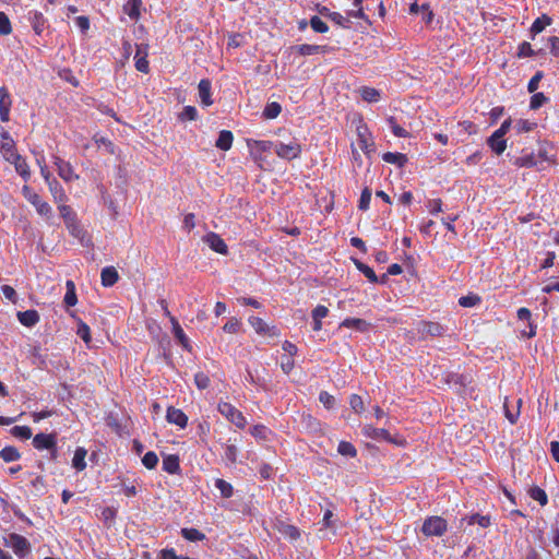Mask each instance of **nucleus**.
Masks as SVG:
<instances>
[{"mask_svg":"<svg viewBox=\"0 0 559 559\" xmlns=\"http://www.w3.org/2000/svg\"><path fill=\"white\" fill-rule=\"evenodd\" d=\"M21 456L19 450L14 447H5L0 451V457L4 462H13L19 460Z\"/></svg>","mask_w":559,"mask_h":559,"instance_id":"obj_32","label":"nucleus"},{"mask_svg":"<svg viewBox=\"0 0 559 559\" xmlns=\"http://www.w3.org/2000/svg\"><path fill=\"white\" fill-rule=\"evenodd\" d=\"M142 4V0H128V2L123 7V11L129 15L132 20H138L140 16V7Z\"/></svg>","mask_w":559,"mask_h":559,"instance_id":"obj_26","label":"nucleus"},{"mask_svg":"<svg viewBox=\"0 0 559 559\" xmlns=\"http://www.w3.org/2000/svg\"><path fill=\"white\" fill-rule=\"evenodd\" d=\"M3 545L11 547L20 559L25 558L31 551L29 542L24 536L16 533H11L8 537H3Z\"/></svg>","mask_w":559,"mask_h":559,"instance_id":"obj_1","label":"nucleus"},{"mask_svg":"<svg viewBox=\"0 0 559 559\" xmlns=\"http://www.w3.org/2000/svg\"><path fill=\"white\" fill-rule=\"evenodd\" d=\"M530 497L540 503V506H546L548 502L547 495L544 489L534 486L530 489Z\"/></svg>","mask_w":559,"mask_h":559,"instance_id":"obj_36","label":"nucleus"},{"mask_svg":"<svg viewBox=\"0 0 559 559\" xmlns=\"http://www.w3.org/2000/svg\"><path fill=\"white\" fill-rule=\"evenodd\" d=\"M337 452L343 456L355 457L357 455V451L355 447L347 441H341L337 447Z\"/></svg>","mask_w":559,"mask_h":559,"instance_id":"obj_35","label":"nucleus"},{"mask_svg":"<svg viewBox=\"0 0 559 559\" xmlns=\"http://www.w3.org/2000/svg\"><path fill=\"white\" fill-rule=\"evenodd\" d=\"M239 328H240V321L236 318H231L225 323V325L223 326V330L226 333H237L239 331Z\"/></svg>","mask_w":559,"mask_h":559,"instance_id":"obj_61","label":"nucleus"},{"mask_svg":"<svg viewBox=\"0 0 559 559\" xmlns=\"http://www.w3.org/2000/svg\"><path fill=\"white\" fill-rule=\"evenodd\" d=\"M417 332L421 340H426L427 336H442L445 332V328L439 322L420 321L417 324Z\"/></svg>","mask_w":559,"mask_h":559,"instance_id":"obj_4","label":"nucleus"},{"mask_svg":"<svg viewBox=\"0 0 559 559\" xmlns=\"http://www.w3.org/2000/svg\"><path fill=\"white\" fill-rule=\"evenodd\" d=\"M516 167H532L536 164V159L533 154H527L521 157H516L513 160Z\"/></svg>","mask_w":559,"mask_h":559,"instance_id":"obj_42","label":"nucleus"},{"mask_svg":"<svg viewBox=\"0 0 559 559\" xmlns=\"http://www.w3.org/2000/svg\"><path fill=\"white\" fill-rule=\"evenodd\" d=\"M9 162L14 165L16 173L21 175L24 179H27L29 177L28 165L20 154H16V158L14 157Z\"/></svg>","mask_w":559,"mask_h":559,"instance_id":"obj_25","label":"nucleus"},{"mask_svg":"<svg viewBox=\"0 0 559 559\" xmlns=\"http://www.w3.org/2000/svg\"><path fill=\"white\" fill-rule=\"evenodd\" d=\"M204 241L209 245V247L217 253L227 254L228 248L225 241L215 233H209L204 237Z\"/></svg>","mask_w":559,"mask_h":559,"instance_id":"obj_12","label":"nucleus"},{"mask_svg":"<svg viewBox=\"0 0 559 559\" xmlns=\"http://www.w3.org/2000/svg\"><path fill=\"white\" fill-rule=\"evenodd\" d=\"M194 383L200 390H204L210 385V378L204 372L200 371L194 376Z\"/></svg>","mask_w":559,"mask_h":559,"instance_id":"obj_54","label":"nucleus"},{"mask_svg":"<svg viewBox=\"0 0 559 559\" xmlns=\"http://www.w3.org/2000/svg\"><path fill=\"white\" fill-rule=\"evenodd\" d=\"M360 96L368 103H377L380 99V92L373 87H362Z\"/></svg>","mask_w":559,"mask_h":559,"instance_id":"obj_33","label":"nucleus"},{"mask_svg":"<svg viewBox=\"0 0 559 559\" xmlns=\"http://www.w3.org/2000/svg\"><path fill=\"white\" fill-rule=\"evenodd\" d=\"M57 436L56 433H37L33 438V445L37 450H49V448H53L56 445Z\"/></svg>","mask_w":559,"mask_h":559,"instance_id":"obj_8","label":"nucleus"},{"mask_svg":"<svg viewBox=\"0 0 559 559\" xmlns=\"http://www.w3.org/2000/svg\"><path fill=\"white\" fill-rule=\"evenodd\" d=\"M319 400L320 402L326 407V408H332L334 406V403H335V399L333 395L329 394L328 392L325 391H322L319 395Z\"/></svg>","mask_w":559,"mask_h":559,"instance_id":"obj_63","label":"nucleus"},{"mask_svg":"<svg viewBox=\"0 0 559 559\" xmlns=\"http://www.w3.org/2000/svg\"><path fill=\"white\" fill-rule=\"evenodd\" d=\"M357 134H358V145L359 147L365 151L366 153H369L373 151V148H369L373 146V143L370 142L369 139V132L366 126H359L357 127Z\"/></svg>","mask_w":559,"mask_h":559,"instance_id":"obj_14","label":"nucleus"},{"mask_svg":"<svg viewBox=\"0 0 559 559\" xmlns=\"http://www.w3.org/2000/svg\"><path fill=\"white\" fill-rule=\"evenodd\" d=\"M218 412L230 423L238 428H245L247 421L240 411L227 402H219L217 405Z\"/></svg>","mask_w":559,"mask_h":559,"instance_id":"obj_3","label":"nucleus"},{"mask_svg":"<svg viewBox=\"0 0 559 559\" xmlns=\"http://www.w3.org/2000/svg\"><path fill=\"white\" fill-rule=\"evenodd\" d=\"M198 116V111L193 106H186L183 110L179 115V119L181 121H192L195 120Z\"/></svg>","mask_w":559,"mask_h":559,"instance_id":"obj_46","label":"nucleus"},{"mask_svg":"<svg viewBox=\"0 0 559 559\" xmlns=\"http://www.w3.org/2000/svg\"><path fill=\"white\" fill-rule=\"evenodd\" d=\"M371 324L364 319L347 318L341 324L340 328H352L358 332L369 331Z\"/></svg>","mask_w":559,"mask_h":559,"instance_id":"obj_13","label":"nucleus"},{"mask_svg":"<svg viewBox=\"0 0 559 559\" xmlns=\"http://www.w3.org/2000/svg\"><path fill=\"white\" fill-rule=\"evenodd\" d=\"M388 122H389L390 128L395 136L407 138L409 135V133L404 128H402L401 126H399L396 123V121L393 117H390L388 119Z\"/></svg>","mask_w":559,"mask_h":559,"instance_id":"obj_47","label":"nucleus"},{"mask_svg":"<svg viewBox=\"0 0 559 559\" xmlns=\"http://www.w3.org/2000/svg\"><path fill=\"white\" fill-rule=\"evenodd\" d=\"M349 404L353 411L357 414H360L364 411V401L359 395H352Z\"/></svg>","mask_w":559,"mask_h":559,"instance_id":"obj_60","label":"nucleus"},{"mask_svg":"<svg viewBox=\"0 0 559 559\" xmlns=\"http://www.w3.org/2000/svg\"><path fill=\"white\" fill-rule=\"evenodd\" d=\"M146 58H147V51L145 49L143 51L142 57L135 58V68L138 71H140L142 73H148V71H150V66H148V61Z\"/></svg>","mask_w":559,"mask_h":559,"instance_id":"obj_49","label":"nucleus"},{"mask_svg":"<svg viewBox=\"0 0 559 559\" xmlns=\"http://www.w3.org/2000/svg\"><path fill=\"white\" fill-rule=\"evenodd\" d=\"M29 201L31 203L36 207V211L38 212V214L43 215V216H47L49 217L51 215V206L41 200V198L38 195V194H33L31 198H29Z\"/></svg>","mask_w":559,"mask_h":559,"instance_id":"obj_18","label":"nucleus"},{"mask_svg":"<svg viewBox=\"0 0 559 559\" xmlns=\"http://www.w3.org/2000/svg\"><path fill=\"white\" fill-rule=\"evenodd\" d=\"M365 433L374 440H390V433L388 430L382 428H374L368 426L365 428Z\"/></svg>","mask_w":559,"mask_h":559,"instance_id":"obj_29","label":"nucleus"},{"mask_svg":"<svg viewBox=\"0 0 559 559\" xmlns=\"http://www.w3.org/2000/svg\"><path fill=\"white\" fill-rule=\"evenodd\" d=\"M383 160L390 164H395L400 167H403L407 163V157L402 153H384L382 156Z\"/></svg>","mask_w":559,"mask_h":559,"instance_id":"obj_28","label":"nucleus"},{"mask_svg":"<svg viewBox=\"0 0 559 559\" xmlns=\"http://www.w3.org/2000/svg\"><path fill=\"white\" fill-rule=\"evenodd\" d=\"M199 95L203 105L210 106L213 104L211 98V82L209 80L203 79L200 81Z\"/></svg>","mask_w":559,"mask_h":559,"instance_id":"obj_19","label":"nucleus"},{"mask_svg":"<svg viewBox=\"0 0 559 559\" xmlns=\"http://www.w3.org/2000/svg\"><path fill=\"white\" fill-rule=\"evenodd\" d=\"M521 400H518L516 401V409L514 412L510 411L509 408V405H508V401L506 400L504 402V413H506V417L509 419V421L511 424H515L516 420H518V417L520 415V405H521Z\"/></svg>","mask_w":559,"mask_h":559,"instance_id":"obj_45","label":"nucleus"},{"mask_svg":"<svg viewBox=\"0 0 559 559\" xmlns=\"http://www.w3.org/2000/svg\"><path fill=\"white\" fill-rule=\"evenodd\" d=\"M215 486L221 491V495L224 498H229L233 496V486L229 483H227L226 480L216 479Z\"/></svg>","mask_w":559,"mask_h":559,"instance_id":"obj_41","label":"nucleus"},{"mask_svg":"<svg viewBox=\"0 0 559 559\" xmlns=\"http://www.w3.org/2000/svg\"><path fill=\"white\" fill-rule=\"evenodd\" d=\"M76 333L85 343L91 342L90 326L83 321L79 322Z\"/></svg>","mask_w":559,"mask_h":559,"instance_id":"obj_55","label":"nucleus"},{"mask_svg":"<svg viewBox=\"0 0 559 559\" xmlns=\"http://www.w3.org/2000/svg\"><path fill=\"white\" fill-rule=\"evenodd\" d=\"M174 335L176 337V340L178 341V343L188 352H191L192 350V346L189 342V338L188 336L186 335V333L183 332L182 328H177L175 331H174Z\"/></svg>","mask_w":559,"mask_h":559,"instance_id":"obj_37","label":"nucleus"},{"mask_svg":"<svg viewBox=\"0 0 559 559\" xmlns=\"http://www.w3.org/2000/svg\"><path fill=\"white\" fill-rule=\"evenodd\" d=\"M181 535L183 538L190 542H199L205 538V535L197 528H182Z\"/></svg>","mask_w":559,"mask_h":559,"instance_id":"obj_34","label":"nucleus"},{"mask_svg":"<svg viewBox=\"0 0 559 559\" xmlns=\"http://www.w3.org/2000/svg\"><path fill=\"white\" fill-rule=\"evenodd\" d=\"M487 144L497 155L502 154L507 147V141L501 138L499 140L497 139L495 142H487Z\"/></svg>","mask_w":559,"mask_h":559,"instance_id":"obj_56","label":"nucleus"},{"mask_svg":"<svg viewBox=\"0 0 559 559\" xmlns=\"http://www.w3.org/2000/svg\"><path fill=\"white\" fill-rule=\"evenodd\" d=\"M67 228L69 229L70 234L75 237V238H80L82 239L83 236H84V230L83 228L79 225V223L76 222V219L74 221H71L69 223L66 224Z\"/></svg>","mask_w":559,"mask_h":559,"instance_id":"obj_50","label":"nucleus"},{"mask_svg":"<svg viewBox=\"0 0 559 559\" xmlns=\"http://www.w3.org/2000/svg\"><path fill=\"white\" fill-rule=\"evenodd\" d=\"M542 79H543V72L542 71H537L533 75V78L530 80L528 85H527V91L530 93L536 92V90L538 88V84H539Z\"/></svg>","mask_w":559,"mask_h":559,"instance_id":"obj_62","label":"nucleus"},{"mask_svg":"<svg viewBox=\"0 0 559 559\" xmlns=\"http://www.w3.org/2000/svg\"><path fill=\"white\" fill-rule=\"evenodd\" d=\"M281 111H282V106L278 103L273 102V103H269L265 106L262 115L265 119H275L278 117Z\"/></svg>","mask_w":559,"mask_h":559,"instance_id":"obj_30","label":"nucleus"},{"mask_svg":"<svg viewBox=\"0 0 559 559\" xmlns=\"http://www.w3.org/2000/svg\"><path fill=\"white\" fill-rule=\"evenodd\" d=\"M66 288L67 293L64 295L63 302L67 307H73L78 302L74 282L71 280L67 281Z\"/></svg>","mask_w":559,"mask_h":559,"instance_id":"obj_24","label":"nucleus"},{"mask_svg":"<svg viewBox=\"0 0 559 559\" xmlns=\"http://www.w3.org/2000/svg\"><path fill=\"white\" fill-rule=\"evenodd\" d=\"M356 267L371 282V283H378V276L376 275L374 271L369 267L367 264L362 263L359 260H354Z\"/></svg>","mask_w":559,"mask_h":559,"instance_id":"obj_31","label":"nucleus"},{"mask_svg":"<svg viewBox=\"0 0 559 559\" xmlns=\"http://www.w3.org/2000/svg\"><path fill=\"white\" fill-rule=\"evenodd\" d=\"M0 150L2 152L3 157L8 162L11 160L14 157L16 158V154H19L16 152L15 143H14L13 139L11 138V135H9L8 140H2L0 142Z\"/></svg>","mask_w":559,"mask_h":559,"instance_id":"obj_17","label":"nucleus"},{"mask_svg":"<svg viewBox=\"0 0 559 559\" xmlns=\"http://www.w3.org/2000/svg\"><path fill=\"white\" fill-rule=\"evenodd\" d=\"M11 433L16 438L27 440L32 437V429L27 426H14Z\"/></svg>","mask_w":559,"mask_h":559,"instance_id":"obj_38","label":"nucleus"},{"mask_svg":"<svg viewBox=\"0 0 559 559\" xmlns=\"http://www.w3.org/2000/svg\"><path fill=\"white\" fill-rule=\"evenodd\" d=\"M249 323L258 334L270 336L278 335V332L275 326H269L266 322L259 317H250Z\"/></svg>","mask_w":559,"mask_h":559,"instance_id":"obj_7","label":"nucleus"},{"mask_svg":"<svg viewBox=\"0 0 559 559\" xmlns=\"http://www.w3.org/2000/svg\"><path fill=\"white\" fill-rule=\"evenodd\" d=\"M326 17H329L331 21H333L335 24H337L342 27H348L349 20L344 17L338 12H328Z\"/></svg>","mask_w":559,"mask_h":559,"instance_id":"obj_53","label":"nucleus"},{"mask_svg":"<svg viewBox=\"0 0 559 559\" xmlns=\"http://www.w3.org/2000/svg\"><path fill=\"white\" fill-rule=\"evenodd\" d=\"M274 151L278 157L290 160L297 158L300 155L301 147L296 141H292L288 144H275Z\"/></svg>","mask_w":559,"mask_h":559,"instance_id":"obj_5","label":"nucleus"},{"mask_svg":"<svg viewBox=\"0 0 559 559\" xmlns=\"http://www.w3.org/2000/svg\"><path fill=\"white\" fill-rule=\"evenodd\" d=\"M163 469L169 474H177L180 471L179 457L177 455H167L163 460Z\"/></svg>","mask_w":559,"mask_h":559,"instance_id":"obj_22","label":"nucleus"},{"mask_svg":"<svg viewBox=\"0 0 559 559\" xmlns=\"http://www.w3.org/2000/svg\"><path fill=\"white\" fill-rule=\"evenodd\" d=\"M552 22L551 17L547 14H543L540 17L536 19L531 26V34L534 38L537 34L542 33L546 26L550 25Z\"/></svg>","mask_w":559,"mask_h":559,"instance_id":"obj_21","label":"nucleus"},{"mask_svg":"<svg viewBox=\"0 0 559 559\" xmlns=\"http://www.w3.org/2000/svg\"><path fill=\"white\" fill-rule=\"evenodd\" d=\"M166 419L169 424L186 428L188 424V416L179 408L169 406L167 408Z\"/></svg>","mask_w":559,"mask_h":559,"instance_id":"obj_11","label":"nucleus"},{"mask_svg":"<svg viewBox=\"0 0 559 559\" xmlns=\"http://www.w3.org/2000/svg\"><path fill=\"white\" fill-rule=\"evenodd\" d=\"M280 531L290 539H297L300 536L299 530L294 525L283 524Z\"/></svg>","mask_w":559,"mask_h":559,"instance_id":"obj_51","label":"nucleus"},{"mask_svg":"<svg viewBox=\"0 0 559 559\" xmlns=\"http://www.w3.org/2000/svg\"><path fill=\"white\" fill-rule=\"evenodd\" d=\"M11 23L5 13L0 12V35H9L11 33Z\"/></svg>","mask_w":559,"mask_h":559,"instance_id":"obj_57","label":"nucleus"},{"mask_svg":"<svg viewBox=\"0 0 559 559\" xmlns=\"http://www.w3.org/2000/svg\"><path fill=\"white\" fill-rule=\"evenodd\" d=\"M310 26L317 33H326L329 31V26L325 22H323L319 16L314 15L310 19Z\"/></svg>","mask_w":559,"mask_h":559,"instance_id":"obj_40","label":"nucleus"},{"mask_svg":"<svg viewBox=\"0 0 559 559\" xmlns=\"http://www.w3.org/2000/svg\"><path fill=\"white\" fill-rule=\"evenodd\" d=\"M480 302V298L477 295L463 296L459 299V304L462 307H474Z\"/></svg>","mask_w":559,"mask_h":559,"instance_id":"obj_58","label":"nucleus"},{"mask_svg":"<svg viewBox=\"0 0 559 559\" xmlns=\"http://www.w3.org/2000/svg\"><path fill=\"white\" fill-rule=\"evenodd\" d=\"M47 185L56 202L63 203L67 201V194L57 179H52Z\"/></svg>","mask_w":559,"mask_h":559,"instance_id":"obj_20","label":"nucleus"},{"mask_svg":"<svg viewBox=\"0 0 559 559\" xmlns=\"http://www.w3.org/2000/svg\"><path fill=\"white\" fill-rule=\"evenodd\" d=\"M467 522L469 525L478 524L481 527H488L490 525V518L487 515H480L476 513L471 515Z\"/></svg>","mask_w":559,"mask_h":559,"instance_id":"obj_43","label":"nucleus"},{"mask_svg":"<svg viewBox=\"0 0 559 559\" xmlns=\"http://www.w3.org/2000/svg\"><path fill=\"white\" fill-rule=\"evenodd\" d=\"M17 319L24 326L31 328L39 321V314L36 310L20 311Z\"/></svg>","mask_w":559,"mask_h":559,"instance_id":"obj_15","label":"nucleus"},{"mask_svg":"<svg viewBox=\"0 0 559 559\" xmlns=\"http://www.w3.org/2000/svg\"><path fill=\"white\" fill-rule=\"evenodd\" d=\"M55 165L58 170V175L66 181L70 182L74 179H78L79 176L74 174L72 166L70 163L64 162L60 157H55Z\"/></svg>","mask_w":559,"mask_h":559,"instance_id":"obj_10","label":"nucleus"},{"mask_svg":"<svg viewBox=\"0 0 559 559\" xmlns=\"http://www.w3.org/2000/svg\"><path fill=\"white\" fill-rule=\"evenodd\" d=\"M87 451L84 448H78L74 452V456L72 460V466L76 471H83L86 467L85 457Z\"/></svg>","mask_w":559,"mask_h":559,"instance_id":"obj_27","label":"nucleus"},{"mask_svg":"<svg viewBox=\"0 0 559 559\" xmlns=\"http://www.w3.org/2000/svg\"><path fill=\"white\" fill-rule=\"evenodd\" d=\"M548 44H549L551 55H554L555 57H559V37H557V36L549 37Z\"/></svg>","mask_w":559,"mask_h":559,"instance_id":"obj_64","label":"nucleus"},{"mask_svg":"<svg viewBox=\"0 0 559 559\" xmlns=\"http://www.w3.org/2000/svg\"><path fill=\"white\" fill-rule=\"evenodd\" d=\"M12 100L8 90L4 86H0V119L3 122L10 120V108Z\"/></svg>","mask_w":559,"mask_h":559,"instance_id":"obj_9","label":"nucleus"},{"mask_svg":"<svg viewBox=\"0 0 559 559\" xmlns=\"http://www.w3.org/2000/svg\"><path fill=\"white\" fill-rule=\"evenodd\" d=\"M370 201H371V190L369 188H365L360 194L359 204H358L359 210H361V211L368 210Z\"/></svg>","mask_w":559,"mask_h":559,"instance_id":"obj_48","label":"nucleus"},{"mask_svg":"<svg viewBox=\"0 0 559 559\" xmlns=\"http://www.w3.org/2000/svg\"><path fill=\"white\" fill-rule=\"evenodd\" d=\"M100 277L103 286L110 287L117 283L119 275L114 266H106L102 270Z\"/></svg>","mask_w":559,"mask_h":559,"instance_id":"obj_16","label":"nucleus"},{"mask_svg":"<svg viewBox=\"0 0 559 559\" xmlns=\"http://www.w3.org/2000/svg\"><path fill=\"white\" fill-rule=\"evenodd\" d=\"M289 49L292 52H297L300 56H311V55H317V53H326L331 50V47H329L326 45L302 44V45L292 46Z\"/></svg>","mask_w":559,"mask_h":559,"instance_id":"obj_6","label":"nucleus"},{"mask_svg":"<svg viewBox=\"0 0 559 559\" xmlns=\"http://www.w3.org/2000/svg\"><path fill=\"white\" fill-rule=\"evenodd\" d=\"M233 140H234L233 133L230 131L223 130L219 132V135H218V139L216 140L215 145L219 150L227 151L231 147Z\"/></svg>","mask_w":559,"mask_h":559,"instance_id":"obj_23","label":"nucleus"},{"mask_svg":"<svg viewBox=\"0 0 559 559\" xmlns=\"http://www.w3.org/2000/svg\"><path fill=\"white\" fill-rule=\"evenodd\" d=\"M537 52H535L531 46L530 43L527 41H523L520 46H519V52H518V56L520 58H524V57H533L535 56Z\"/></svg>","mask_w":559,"mask_h":559,"instance_id":"obj_59","label":"nucleus"},{"mask_svg":"<svg viewBox=\"0 0 559 559\" xmlns=\"http://www.w3.org/2000/svg\"><path fill=\"white\" fill-rule=\"evenodd\" d=\"M61 217L64 219V223H69L71 221L76 219L75 213L72 211V209L69 205L60 204L58 206Z\"/></svg>","mask_w":559,"mask_h":559,"instance_id":"obj_52","label":"nucleus"},{"mask_svg":"<svg viewBox=\"0 0 559 559\" xmlns=\"http://www.w3.org/2000/svg\"><path fill=\"white\" fill-rule=\"evenodd\" d=\"M548 97H546L543 93H535L531 97L530 108L536 110L540 108L548 102Z\"/></svg>","mask_w":559,"mask_h":559,"instance_id":"obj_39","label":"nucleus"},{"mask_svg":"<svg viewBox=\"0 0 559 559\" xmlns=\"http://www.w3.org/2000/svg\"><path fill=\"white\" fill-rule=\"evenodd\" d=\"M142 463L143 465L148 468V469H153L156 467L157 463H158V456L156 455L155 452L153 451H148L144 454L143 459H142Z\"/></svg>","mask_w":559,"mask_h":559,"instance_id":"obj_44","label":"nucleus"},{"mask_svg":"<svg viewBox=\"0 0 559 559\" xmlns=\"http://www.w3.org/2000/svg\"><path fill=\"white\" fill-rule=\"evenodd\" d=\"M447 521L441 516H429L425 520L421 532L424 535L442 536L447 532Z\"/></svg>","mask_w":559,"mask_h":559,"instance_id":"obj_2","label":"nucleus"}]
</instances>
